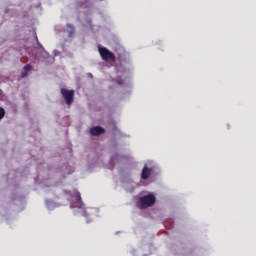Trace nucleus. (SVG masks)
Segmentation results:
<instances>
[{
    "mask_svg": "<svg viewBox=\"0 0 256 256\" xmlns=\"http://www.w3.org/2000/svg\"><path fill=\"white\" fill-rule=\"evenodd\" d=\"M155 195L153 194H147L144 196H141L137 201V207L138 209H147L148 207H153L155 205Z\"/></svg>",
    "mask_w": 256,
    "mask_h": 256,
    "instance_id": "1",
    "label": "nucleus"
},
{
    "mask_svg": "<svg viewBox=\"0 0 256 256\" xmlns=\"http://www.w3.org/2000/svg\"><path fill=\"white\" fill-rule=\"evenodd\" d=\"M98 51L100 53L101 59L106 62H112L115 63V54L113 52L109 51L106 47L99 46Z\"/></svg>",
    "mask_w": 256,
    "mask_h": 256,
    "instance_id": "2",
    "label": "nucleus"
},
{
    "mask_svg": "<svg viewBox=\"0 0 256 256\" xmlns=\"http://www.w3.org/2000/svg\"><path fill=\"white\" fill-rule=\"evenodd\" d=\"M150 176H151V169L147 166H144L141 174L142 179L147 180V178Z\"/></svg>",
    "mask_w": 256,
    "mask_h": 256,
    "instance_id": "6",
    "label": "nucleus"
},
{
    "mask_svg": "<svg viewBox=\"0 0 256 256\" xmlns=\"http://www.w3.org/2000/svg\"><path fill=\"white\" fill-rule=\"evenodd\" d=\"M105 133V128L101 126H94L90 128V135H93L94 137H99V135H103Z\"/></svg>",
    "mask_w": 256,
    "mask_h": 256,
    "instance_id": "4",
    "label": "nucleus"
},
{
    "mask_svg": "<svg viewBox=\"0 0 256 256\" xmlns=\"http://www.w3.org/2000/svg\"><path fill=\"white\" fill-rule=\"evenodd\" d=\"M31 69H33V67L31 66V64H28V65L24 66V71H25V72H22L21 78H22V79H25V77H27V75H28L27 71H31Z\"/></svg>",
    "mask_w": 256,
    "mask_h": 256,
    "instance_id": "7",
    "label": "nucleus"
},
{
    "mask_svg": "<svg viewBox=\"0 0 256 256\" xmlns=\"http://www.w3.org/2000/svg\"><path fill=\"white\" fill-rule=\"evenodd\" d=\"M73 197L76 199V204L74 207H78L79 209L83 208V200L81 199V193L79 191H75Z\"/></svg>",
    "mask_w": 256,
    "mask_h": 256,
    "instance_id": "5",
    "label": "nucleus"
},
{
    "mask_svg": "<svg viewBox=\"0 0 256 256\" xmlns=\"http://www.w3.org/2000/svg\"><path fill=\"white\" fill-rule=\"evenodd\" d=\"M35 38H36V41H37V44L39 45V47H43V46L41 45V42H39V38H37V36H35Z\"/></svg>",
    "mask_w": 256,
    "mask_h": 256,
    "instance_id": "11",
    "label": "nucleus"
},
{
    "mask_svg": "<svg viewBox=\"0 0 256 256\" xmlns=\"http://www.w3.org/2000/svg\"><path fill=\"white\" fill-rule=\"evenodd\" d=\"M67 30L70 33V35H73V33H75V27H73L72 24H67Z\"/></svg>",
    "mask_w": 256,
    "mask_h": 256,
    "instance_id": "8",
    "label": "nucleus"
},
{
    "mask_svg": "<svg viewBox=\"0 0 256 256\" xmlns=\"http://www.w3.org/2000/svg\"><path fill=\"white\" fill-rule=\"evenodd\" d=\"M60 93L68 105H73V101H75L74 90H67V88H61Z\"/></svg>",
    "mask_w": 256,
    "mask_h": 256,
    "instance_id": "3",
    "label": "nucleus"
},
{
    "mask_svg": "<svg viewBox=\"0 0 256 256\" xmlns=\"http://www.w3.org/2000/svg\"><path fill=\"white\" fill-rule=\"evenodd\" d=\"M5 117V109L3 107H0V121Z\"/></svg>",
    "mask_w": 256,
    "mask_h": 256,
    "instance_id": "9",
    "label": "nucleus"
},
{
    "mask_svg": "<svg viewBox=\"0 0 256 256\" xmlns=\"http://www.w3.org/2000/svg\"><path fill=\"white\" fill-rule=\"evenodd\" d=\"M118 85H123V80L121 78H117Z\"/></svg>",
    "mask_w": 256,
    "mask_h": 256,
    "instance_id": "10",
    "label": "nucleus"
}]
</instances>
